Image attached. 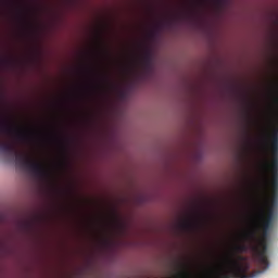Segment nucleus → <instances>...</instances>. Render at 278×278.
<instances>
[{"mask_svg":"<svg viewBox=\"0 0 278 278\" xmlns=\"http://www.w3.org/2000/svg\"><path fill=\"white\" fill-rule=\"evenodd\" d=\"M16 138L18 140H29V135H27L23 131H18V132H16Z\"/></svg>","mask_w":278,"mask_h":278,"instance_id":"nucleus-9","label":"nucleus"},{"mask_svg":"<svg viewBox=\"0 0 278 278\" xmlns=\"http://www.w3.org/2000/svg\"><path fill=\"white\" fill-rule=\"evenodd\" d=\"M274 102L276 103V105H278V97L274 98Z\"/></svg>","mask_w":278,"mask_h":278,"instance_id":"nucleus-12","label":"nucleus"},{"mask_svg":"<svg viewBox=\"0 0 278 278\" xmlns=\"http://www.w3.org/2000/svg\"><path fill=\"white\" fill-rule=\"evenodd\" d=\"M275 223V208L273 206L267 207L266 216H264V208H261V227L262 236L257 239V231L250 230L243 233L245 240H251V249L256 255V260L263 268V270H268V233L273 229Z\"/></svg>","mask_w":278,"mask_h":278,"instance_id":"nucleus-1","label":"nucleus"},{"mask_svg":"<svg viewBox=\"0 0 278 278\" xmlns=\"http://www.w3.org/2000/svg\"><path fill=\"white\" fill-rule=\"evenodd\" d=\"M249 245L247 243H237L233 245V253L228 258L227 273L222 276L216 275L214 270L205 273L203 276H199L188 270H182L176 275V278H252L253 276L247 275V266L242 264L244 257L238 255L240 253H247Z\"/></svg>","mask_w":278,"mask_h":278,"instance_id":"nucleus-2","label":"nucleus"},{"mask_svg":"<svg viewBox=\"0 0 278 278\" xmlns=\"http://www.w3.org/2000/svg\"><path fill=\"white\" fill-rule=\"evenodd\" d=\"M180 229H182V231H194V229H199V222L185 220L180 224Z\"/></svg>","mask_w":278,"mask_h":278,"instance_id":"nucleus-6","label":"nucleus"},{"mask_svg":"<svg viewBox=\"0 0 278 278\" xmlns=\"http://www.w3.org/2000/svg\"><path fill=\"white\" fill-rule=\"evenodd\" d=\"M271 160H278V128L273 130L270 140Z\"/></svg>","mask_w":278,"mask_h":278,"instance_id":"nucleus-4","label":"nucleus"},{"mask_svg":"<svg viewBox=\"0 0 278 278\" xmlns=\"http://www.w3.org/2000/svg\"><path fill=\"white\" fill-rule=\"evenodd\" d=\"M270 169L273 175H278V159H271Z\"/></svg>","mask_w":278,"mask_h":278,"instance_id":"nucleus-7","label":"nucleus"},{"mask_svg":"<svg viewBox=\"0 0 278 278\" xmlns=\"http://www.w3.org/2000/svg\"><path fill=\"white\" fill-rule=\"evenodd\" d=\"M2 63H4V64H12V61L10 59H3Z\"/></svg>","mask_w":278,"mask_h":278,"instance_id":"nucleus-11","label":"nucleus"},{"mask_svg":"<svg viewBox=\"0 0 278 278\" xmlns=\"http://www.w3.org/2000/svg\"><path fill=\"white\" fill-rule=\"evenodd\" d=\"M0 150L12 157L15 155L16 165L24 170H28V173H31L35 177H49V172L42 163L30 161L29 156L25 154H18L15 144L2 142Z\"/></svg>","mask_w":278,"mask_h":278,"instance_id":"nucleus-3","label":"nucleus"},{"mask_svg":"<svg viewBox=\"0 0 278 278\" xmlns=\"http://www.w3.org/2000/svg\"><path fill=\"white\" fill-rule=\"evenodd\" d=\"M150 62H151V55L146 54V56H144V63H146V64H150Z\"/></svg>","mask_w":278,"mask_h":278,"instance_id":"nucleus-10","label":"nucleus"},{"mask_svg":"<svg viewBox=\"0 0 278 278\" xmlns=\"http://www.w3.org/2000/svg\"><path fill=\"white\" fill-rule=\"evenodd\" d=\"M271 190L274 192V197L271 199V204L269 207L275 208V204L277 203V192H278V175H273L271 177Z\"/></svg>","mask_w":278,"mask_h":278,"instance_id":"nucleus-5","label":"nucleus"},{"mask_svg":"<svg viewBox=\"0 0 278 278\" xmlns=\"http://www.w3.org/2000/svg\"><path fill=\"white\" fill-rule=\"evenodd\" d=\"M1 130L4 134H12V131H14V128H12V126H10L9 124H3Z\"/></svg>","mask_w":278,"mask_h":278,"instance_id":"nucleus-8","label":"nucleus"},{"mask_svg":"<svg viewBox=\"0 0 278 278\" xmlns=\"http://www.w3.org/2000/svg\"><path fill=\"white\" fill-rule=\"evenodd\" d=\"M184 268H186V264H182Z\"/></svg>","mask_w":278,"mask_h":278,"instance_id":"nucleus-13","label":"nucleus"}]
</instances>
